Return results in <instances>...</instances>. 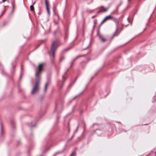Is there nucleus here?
<instances>
[{"label": "nucleus", "instance_id": "1", "mask_svg": "<svg viewBox=\"0 0 156 156\" xmlns=\"http://www.w3.org/2000/svg\"><path fill=\"white\" fill-rule=\"evenodd\" d=\"M43 64H40L36 71L35 75L37 81L31 91V94H33L37 92L39 90L40 84V76L43 69Z\"/></svg>", "mask_w": 156, "mask_h": 156}, {"label": "nucleus", "instance_id": "2", "mask_svg": "<svg viewBox=\"0 0 156 156\" xmlns=\"http://www.w3.org/2000/svg\"><path fill=\"white\" fill-rule=\"evenodd\" d=\"M59 45L58 42L56 41L53 42L51 47V50L49 52L50 57L53 58L54 57L55 52Z\"/></svg>", "mask_w": 156, "mask_h": 156}, {"label": "nucleus", "instance_id": "3", "mask_svg": "<svg viewBox=\"0 0 156 156\" xmlns=\"http://www.w3.org/2000/svg\"><path fill=\"white\" fill-rule=\"evenodd\" d=\"M111 19L114 21L116 25V30L115 33L113 34V37L115 36H117L119 33H118V31L119 30L118 25H119V22L116 19L113 18L112 16H108V20Z\"/></svg>", "mask_w": 156, "mask_h": 156}, {"label": "nucleus", "instance_id": "4", "mask_svg": "<svg viewBox=\"0 0 156 156\" xmlns=\"http://www.w3.org/2000/svg\"><path fill=\"white\" fill-rule=\"evenodd\" d=\"M98 36L100 40L102 43H104L107 41V39L104 35L101 34H98Z\"/></svg>", "mask_w": 156, "mask_h": 156}, {"label": "nucleus", "instance_id": "5", "mask_svg": "<svg viewBox=\"0 0 156 156\" xmlns=\"http://www.w3.org/2000/svg\"><path fill=\"white\" fill-rule=\"evenodd\" d=\"M45 4L46 6V9L48 14L49 15L50 14V8H49V5L47 0H45Z\"/></svg>", "mask_w": 156, "mask_h": 156}, {"label": "nucleus", "instance_id": "6", "mask_svg": "<svg viewBox=\"0 0 156 156\" xmlns=\"http://www.w3.org/2000/svg\"><path fill=\"white\" fill-rule=\"evenodd\" d=\"M107 20V16H106L105 19L103 20L101 22L100 24L99 25V27H100L101 26V25L104 23L106 20Z\"/></svg>", "mask_w": 156, "mask_h": 156}, {"label": "nucleus", "instance_id": "7", "mask_svg": "<svg viewBox=\"0 0 156 156\" xmlns=\"http://www.w3.org/2000/svg\"><path fill=\"white\" fill-rule=\"evenodd\" d=\"M49 83H45V87L44 89V91L45 92L47 91V88L48 86Z\"/></svg>", "mask_w": 156, "mask_h": 156}, {"label": "nucleus", "instance_id": "8", "mask_svg": "<svg viewBox=\"0 0 156 156\" xmlns=\"http://www.w3.org/2000/svg\"><path fill=\"white\" fill-rule=\"evenodd\" d=\"M107 10L106 9H105V8H102L101 10L100 11H98L97 12V14L100 12H105Z\"/></svg>", "mask_w": 156, "mask_h": 156}, {"label": "nucleus", "instance_id": "9", "mask_svg": "<svg viewBox=\"0 0 156 156\" xmlns=\"http://www.w3.org/2000/svg\"><path fill=\"white\" fill-rule=\"evenodd\" d=\"M30 10L32 11H34V6H33V5H31L30 6Z\"/></svg>", "mask_w": 156, "mask_h": 156}, {"label": "nucleus", "instance_id": "10", "mask_svg": "<svg viewBox=\"0 0 156 156\" xmlns=\"http://www.w3.org/2000/svg\"><path fill=\"white\" fill-rule=\"evenodd\" d=\"M70 156H76V153L74 152H73Z\"/></svg>", "mask_w": 156, "mask_h": 156}, {"label": "nucleus", "instance_id": "11", "mask_svg": "<svg viewBox=\"0 0 156 156\" xmlns=\"http://www.w3.org/2000/svg\"><path fill=\"white\" fill-rule=\"evenodd\" d=\"M81 55H80L79 56H78L77 57L75 58L74 60V61H75V60H76L78 58L81 57Z\"/></svg>", "mask_w": 156, "mask_h": 156}, {"label": "nucleus", "instance_id": "12", "mask_svg": "<svg viewBox=\"0 0 156 156\" xmlns=\"http://www.w3.org/2000/svg\"><path fill=\"white\" fill-rule=\"evenodd\" d=\"M5 10L4 11L2 12V14L0 16V17H1L3 15V14L5 13Z\"/></svg>", "mask_w": 156, "mask_h": 156}, {"label": "nucleus", "instance_id": "13", "mask_svg": "<svg viewBox=\"0 0 156 156\" xmlns=\"http://www.w3.org/2000/svg\"><path fill=\"white\" fill-rule=\"evenodd\" d=\"M97 16V15H94V16H92V18H94L95 17Z\"/></svg>", "mask_w": 156, "mask_h": 156}, {"label": "nucleus", "instance_id": "14", "mask_svg": "<svg viewBox=\"0 0 156 156\" xmlns=\"http://www.w3.org/2000/svg\"><path fill=\"white\" fill-rule=\"evenodd\" d=\"M97 22V20H94V23L95 24Z\"/></svg>", "mask_w": 156, "mask_h": 156}, {"label": "nucleus", "instance_id": "15", "mask_svg": "<svg viewBox=\"0 0 156 156\" xmlns=\"http://www.w3.org/2000/svg\"><path fill=\"white\" fill-rule=\"evenodd\" d=\"M89 46V45H88L87 46V47H86V48H88V47Z\"/></svg>", "mask_w": 156, "mask_h": 156}, {"label": "nucleus", "instance_id": "16", "mask_svg": "<svg viewBox=\"0 0 156 156\" xmlns=\"http://www.w3.org/2000/svg\"><path fill=\"white\" fill-rule=\"evenodd\" d=\"M6 0H2L3 2H5Z\"/></svg>", "mask_w": 156, "mask_h": 156}, {"label": "nucleus", "instance_id": "17", "mask_svg": "<svg viewBox=\"0 0 156 156\" xmlns=\"http://www.w3.org/2000/svg\"><path fill=\"white\" fill-rule=\"evenodd\" d=\"M78 129V127H77V128L76 130H77V129Z\"/></svg>", "mask_w": 156, "mask_h": 156}, {"label": "nucleus", "instance_id": "18", "mask_svg": "<svg viewBox=\"0 0 156 156\" xmlns=\"http://www.w3.org/2000/svg\"><path fill=\"white\" fill-rule=\"evenodd\" d=\"M73 136H72V138H73Z\"/></svg>", "mask_w": 156, "mask_h": 156}, {"label": "nucleus", "instance_id": "19", "mask_svg": "<svg viewBox=\"0 0 156 156\" xmlns=\"http://www.w3.org/2000/svg\"><path fill=\"white\" fill-rule=\"evenodd\" d=\"M95 26V25H94V27Z\"/></svg>", "mask_w": 156, "mask_h": 156}, {"label": "nucleus", "instance_id": "20", "mask_svg": "<svg viewBox=\"0 0 156 156\" xmlns=\"http://www.w3.org/2000/svg\"><path fill=\"white\" fill-rule=\"evenodd\" d=\"M35 2H34V3L33 4H35Z\"/></svg>", "mask_w": 156, "mask_h": 156}, {"label": "nucleus", "instance_id": "21", "mask_svg": "<svg viewBox=\"0 0 156 156\" xmlns=\"http://www.w3.org/2000/svg\"><path fill=\"white\" fill-rule=\"evenodd\" d=\"M129 1L130 0H128Z\"/></svg>", "mask_w": 156, "mask_h": 156}]
</instances>
